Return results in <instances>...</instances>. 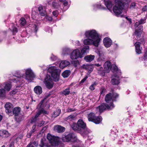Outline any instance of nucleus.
<instances>
[{
  "instance_id": "33",
  "label": "nucleus",
  "mask_w": 147,
  "mask_h": 147,
  "mask_svg": "<svg viewBox=\"0 0 147 147\" xmlns=\"http://www.w3.org/2000/svg\"><path fill=\"white\" fill-rule=\"evenodd\" d=\"M20 111V108L18 107H15L13 110V112L15 116L19 115V113Z\"/></svg>"
},
{
  "instance_id": "31",
  "label": "nucleus",
  "mask_w": 147,
  "mask_h": 147,
  "mask_svg": "<svg viewBox=\"0 0 147 147\" xmlns=\"http://www.w3.org/2000/svg\"><path fill=\"white\" fill-rule=\"evenodd\" d=\"M83 68L86 69L88 70V73H90L93 70V68L92 66L90 65H84L83 66Z\"/></svg>"
},
{
  "instance_id": "34",
  "label": "nucleus",
  "mask_w": 147,
  "mask_h": 147,
  "mask_svg": "<svg viewBox=\"0 0 147 147\" xmlns=\"http://www.w3.org/2000/svg\"><path fill=\"white\" fill-rule=\"evenodd\" d=\"M53 7L55 9H58L60 7V5L59 2L55 1H53L52 3Z\"/></svg>"
},
{
  "instance_id": "9",
  "label": "nucleus",
  "mask_w": 147,
  "mask_h": 147,
  "mask_svg": "<svg viewBox=\"0 0 147 147\" xmlns=\"http://www.w3.org/2000/svg\"><path fill=\"white\" fill-rule=\"evenodd\" d=\"M14 76L17 77L18 79L16 80V79H11L10 80L11 82H12L17 83L18 82L23 83L25 82L24 80V74H21L20 71H16Z\"/></svg>"
},
{
  "instance_id": "59",
  "label": "nucleus",
  "mask_w": 147,
  "mask_h": 147,
  "mask_svg": "<svg viewBox=\"0 0 147 147\" xmlns=\"http://www.w3.org/2000/svg\"><path fill=\"white\" fill-rule=\"evenodd\" d=\"M94 65L95 66H96L97 67H101V66L102 65V63H96L94 64Z\"/></svg>"
},
{
  "instance_id": "29",
  "label": "nucleus",
  "mask_w": 147,
  "mask_h": 147,
  "mask_svg": "<svg viewBox=\"0 0 147 147\" xmlns=\"http://www.w3.org/2000/svg\"><path fill=\"white\" fill-rule=\"evenodd\" d=\"M69 62L67 61H63L60 63L59 67L61 68L62 69L69 65Z\"/></svg>"
},
{
  "instance_id": "46",
  "label": "nucleus",
  "mask_w": 147,
  "mask_h": 147,
  "mask_svg": "<svg viewBox=\"0 0 147 147\" xmlns=\"http://www.w3.org/2000/svg\"><path fill=\"white\" fill-rule=\"evenodd\" d=\"M45 141V139L44 138L40 140V143L39 144V146L41 147H44L45 146V143L44 142Z\"/></svg>"
},
{
  "instance_id": "61",
  "label": "nucleus",
  "mask_w": 147,
  "mask_h": 147,
  "mask_svg": "<svg viewBox=\"0 0 147 147\" xmlns=\"http://www.w3.org/2000/svg\"><path fill=\"white\" fill-rule=\"evenodd\" d=\"M45 123V121H41L38 124V126L40 127L41 126Z\"/></svg>"
},
{
  "instance_id": "26",
  "label": "nucleus",
  "mask_w": 147,
  "mask_h": 147,
  "mask_svg": "<svg viewBox=\"0 0 147 147\" xmlns=\"http://www.w3.org/2000/svg\"><path fill=\"white\" fill-rule=\"evenodd\" d=\"M10 134L9 132L6 130L0 131V136L3 137L7 138L10 136Z\"/></svg>"
},
{
  "instance_id": "35",
  "label": "nucleus",
  "mask_w": 147,
  "mask_h": 147,
  "mask_svg": "<svg viewBox=\"0 0 147 147\" xmlns=\"http://www.w3.org/2000/svg\"><path fill=\"white\" fill-rule=\"evenodd\" d=\"M70 73L69 70H65L63 73L62 75L64 78H67L69 75Z\"/></svg>"
},
{
  "instance_id": "54",
  "label": "nucleus",
  "mask_w": 147,
  "mask_h": 147,
  "mask_svg": "<svg viewBox=\"0 0 147 147\" xmlns=\"http://www.w3.org/2000/svg\"><path fill=\"white\" fill-rule=\"evenodd\" d=\"M58 12L57 10L53 11L52 12V14L54 16L56 17L58 14Z\"/></svg>"
},
{
  "instance_id": "22",
  "label": "nucleus",
  "mask_w": 147,
  "mask_h": 147,
  "mask_svg": "<svg viewBox=\"0 0 147 147\" xmlns=\"http://www.w3.org/2000/svg\"><path fill=\"white\" fill-rule=\"evenodd\" d=\"M141 43L139 42H137L135 44V46L136 48V53L138 54H140L141 53L142 48L140 47Z\"/></svg>"
},
{
  "instance_id": "3",
  "label": "nucleus",
  "mask_w": 147,
  "mask_h": 147,
  "mask_svg": "<svg viewBox=\"0 0 147 147\" xmlns=\"http://www.w3.org/2000/svg\"><path fill=\"white\" fill-rule=\"evenodd\" d=\"M47 138L51 144L47 145V147H63V144L59 137L48 134Z\"/></svg>"
},
{
  "instance_id": "58",
  "label": "nucleus",
  "mask_w": 147,
  "mask_h": 147,
  "mask_svg": "<svg viewBox=\"0 0 147 147\" xmlns=\"http://www.w3.org/2000/svg\"><path fill=\"white\" fill-rule=\"evenodd\" d=\"M33 28L35 30L36 33L38 29L37 26L36 24H34L33 26Z\"/></svg>"
},
{
  "instance_id": "36",
  "label": "nucleus",
  "mask_w": 147,
  "mask_h": 147,
  "mask_svg": "<svg viewBox=\"0 0 147 147\" xmlns=\"http://www.w3.org/2000/svg\"><path fill=\"white\" fill-rule=\"evenodd\" d=\"M11 86V85L10 83L6 82L4 86V88L6 90L9 91L10 90Z\"/></svg>"
},
{
  "instance_id": "6",
  "label": "nucleus",
  "mask_w": 147,
  "mask_h": 147,
  "mask_svg": "<svg viewBox=\"0 0 147 147\" xmlns=\"http://www.w3.org/2000/svg\"><path fill=\"white\" fill-rule=\"evenodd\" d=\"M85 35L86 38H90L94 40L98 39L99 43L101 39L99 38L98 34L95 30H92L86 31L85 33Z\"/></svg>"
},
{
  "instance_id": "7",
  "label": "nucleus",
  "mask_w": 147,
  "mask_h": 147,
  "mask_svg": "<svg viewBox=\"0 0 147 147\" xmlns=\"http://www.w3.org/2000/svg\"><path fill=\"white\" fill-rule=\"evenodd\" d=\"M26 75L24 74V79L31 82L34 78L35 77V75L33 71L30 68L25 70Z\"/></svg>"
},
{
  "instance_id": "18",
  "label": "nucleus",
  "mask_w": 147,
  "mask_h": 147,
  "mask_svg": "<svg viewBox=\"0 0 147 147\" xmlns=\"http://www.w3.org/2000/svg\"><path fill=\"white\" fill-rule=\"evenodd\" d=\"M42 113L43 114H47V112L43 109H41L40 110H39L38 111L35 117L32 118V121L33 122H35L37 118L38 117L41 113Z\"/></svg>"
},
{
  "instance_id": "60",
  "label": "nucleus",
  "mask_w": 147,
  "mask_h": 147,
  "mask_svg": "<svg viewBox=\"0 0 147 147\" xmlns=\"http://www.w3.org/2000/svg\"><path fill=\"white\" fill-rule=\"evenodd\" d=\"M88 77L87 76H86L81 81V83H83L88 78Z\"/></svg>"
},
{
  "instance_id": "41",
  "label": "nucleus",
  "mask_w": 147,
  "mask_h": 147,
  "mask_svg": "<svg viewBox=\"0 0 147 147\" xmlns=\"http://www.w3.org/2000/svg\"><path fill=\"white\" fill-rule=\"evenodd\" d=\"M61 110L59 109L57 110L54 112L52 115L53 117H56L58 116L60 113Z\"/></svg>"
},
{
  "instance_id": "2",
  "label": "nucleus",
  "mask_w": 147,
  "mask_h": 147,
  "mask_svg": "<svg viewBox=\"0 0 147 147\" xmlns=\"http://www.w3.org/2000/svg\"><path fill=\"white\" fill-rule=\"evenodd\" d=\"M115 0V4L113 7V12L115 15L117 17H122L123 15H121L122 11L123 9L124 6V3H128L130 1V0Z\"/></svg>"
},
{
  "instance_id": "38",
  "label": "nucleus",
  "mask_w": 147,
  "mask_h": 147,
  "mask_svg": "<svg viewBox=\"0 0 147 147\" xmlns=\"http://www.w3.org/2000/svg\"><path fill=\"white\" fill-rule=\"evenodd\" d=\"M69 90L70 88H69L65 89L62 92V94L65 96L69 95L70 93Z\"/></svg>"
},
{
  "instance_id": "30",
  "label": "nucleus",
  "mask_w": 147,
  "mask_h": 147,
  "mask_svg": "<svg viewBox=\"0 0 147 147\" xmlns=\"http://www.w3.org/2000/svg\"><path fill=\"white\" fill-rule=\"evenodd\" d=\"M76 115H71L68 117L65 118V120L69 122L74 120L76 119Z\"/></svg>"
},
{
  "instance_id": "62",
  "label": "nucleus",
  "mask_w": 147,
  "mask_h": 147,
  "mask_svg": "<svg viewBox=\"0 0 147 147\" xmlns=\"http://www.w3.org/2000/svg\"><path fill=\"white\" fill-rule=\"evenodd\" d=\"M142 10L143 11H146L147 10V4L143 7Z\"/></svg>"
},
{
  "instance_id": "43",
  "label": "nucleus",
  "mask_w": 147,
  "mask_h": 147,
  "mask_svg": "<svg viewBox=\"0 0 147 147\" xmlns=\"http://www.w3.org/2000/svg\"><path fill=\"white\" fill-rule=\"evenodd\" d=\"M15 118L16 121L19 122L21 121L23 119V116L21 115H19L15 116Z\"/></svg>"
},
{
  "instance_id": "14",
  "label": "nucleus",
  "mask_w": 147,
  "mask_h": 147,
  "mask_svg": "<svg viewBox=\"0 0 147 147\" xmlns=\"http://www.w3.org/2000/svg\"><path fill=\"white\" fill-rule=\"evenodd\" d=\"M45 83L48 88H51L53 87V82L51 80L50 76L48 74L47 75L45 79Z\"/></svg>"
},
{
  "instance_id": "55",
  "label": "nucleus",
  "mask_w": 147,
  "mask_h": 147,
  "mask_svg": "<svg viewBox=\"0 0 147 147\" xmlns=\"http://www.w3.org/2000/svg\"><path fill=\"white\" fill-rule=\"evenodd\" d=\"M50 58L52 60L55 61L57 57L56 56H55L54 55H52V56L50 57Z\"/></svg>"
},
{
  "instance_id": "51",
  "label": "nucleus",
  "mask_w": 147,
  "mask_h": 147,
  "mask_svg": "<svg viewBox=\"0 0 147 147\" xmlns=\"http://www.w3.org/2000/svg\"><path fill=\"white\" fill-rule=\"evenodd\" d=\"M106 91V90L105 88L103 87L101 88L100 90V93L101 94H104V93Z\"/></svg>"
},
{
  "instance_id": "50",
  "label": "nucleus",
  "mask_w": 147,
  "mask_h": 147,
  "mask_svg": "<svg viewBox=\"0 0 147 147\" xmlns=\"http://www.w3.org/2000/svg\"><path fill=\"white\" fill-rule=\"evenodd\" d=\"M96 85V83H94L91 85L90 87V89L92 90H94L95 89V86Z\"/></svg>"
},
{
  "instance_id": "20",
  "label": "nucleus",
  "mask_w": 147,
  "mask_h": 147,
  "mask_svg": "<svg viewBox=\"0 0 147 147\" xmlns=\"http://www.w3.org/2000/svg\"><path fill=\"white\" fill-rule=\"evenodd\" d=\"M104 67L105 71H106V73H109L111 67V62L109 61H107L104 64Z\"/></svg>"
},
{
  "instance_id": "1",
  "label": "nucleus",
  "mask_w": 147,
  "mask_h": 147,
  "mask_svg": "<svg viewBox=\"0 0 147 147\" xmlns=\"http://www.w3.org/2000/svg\"><path fill=\"white\" fill-rule=\"evenodd\" d=\"M118 96L119 95L115 93H113L112 96L111 93L107 94L105 97V100L107 104H102L97 107L96 109L98 110L100 113L103 112L106 109L109 110L112 109L114 107L112 101H116V99L118 98Z\"/></svg>"
},
{
  "instance_id": "11",
  "label": "nucleus",
  "mask_w": 147,
  "mask_h": 147,
  "mask_svg": "<svg viewBox=\"0 0 147 147\" xmlns=\"http://www.w3.org/2000/svg\"><path fill=\"white\" fill-rule=\"evenodd\" d=\"M76 139V137L73 133H70L66 136H63L62 138V140L63 142H69L71 141L73 142H75Z\"/></svg>"
},
{
  "instance_id": "28",
  "label": "nucleus",
  "mask_w": 147,
  "mask_h": 147,
  "mask_svg": "<svg viewBox=\"0 0 147 147\" xmlns=\"http://www.w3.org/2000/svg\"><path fill=\"white\" fill-rule=\"evenodd\" d=\"M95 57L94 55H88L85 56L84 57L85 60L87 62H90L93 61Z\"/></svg>"
},
{
  "instance_id": "12",
  "label": "nucleus",
  "mask_w": 147,
  "mask_h": 147,
  "mask_svg": "<svg viewBox=\"0 0 147 147\" xmlns=\"http://www.w3.org/2000/svg\"><path fill=\"white\" fill-rule=\"evenodd\" d=\"M71 59H76L78 58H80L83 57L81 55L80 51L78 49H76L74 50L70 54Z\"/></svg>"
},
{
  "instance_id": "48",
  "label": "nucleus",
  "mask_w": 147,
  "mask_h": 147,
  "mask_svg": "<svg viewBox=\"0 0 147 147\" xmlns=\"http://www.w3.org/2000/svg\"><path fill=\"white\" fill-rule=\"evenodd\" d=\"M43 100H41L38 105L37 108L39 110H40L41 109H43L42 108V106L43 103Z\"/></svg>"
},
{
  "instance_id": "17",
  "label": "nucleus",
  "mask_w": 147,
  "mask_h": 147,
  "mask_svg": "<svg viewBox=\"0 0 147 147\" xmlns=\"http://www.w3.org/2000/svg\"><path fill=\"white\" fill-rule=\"evenodd\" d=\"M104 46L106 48L110 47L112 44V41L109 37H106L103 40Z\"/></svg>"
},
{
  "instance_id": "44",
  "label": "nucleus",
  "mask_w": 147,
  "mask_h": 147,
  "mask_svg": "<svg viewBox=\"0 0 147 147\" xmlns=\"http://www.w3.org/2000/svg\"><path fill=\"white\" fill-rule=\"evenodd\" d=\"M68 2L65 0L63 2V5L64 6L63 9L65 11L69 7V6L68 5Z\"/></svg>"
},
{
  "instance_id": "57",
  "label": "nucleus",
  "mask_w": 147,
  "mask_h": 147,
  "mask_svg": "<svg viewBox=\"0 0 147 147\" xmlns=\"http://www.w3.org/2000/svg\"><path fill=\"white\" fill-rule=\"evenodd\" d=\"M12 32L13 34L16 33L17 32H18V30L17 28L16 27H13L12 30Z\"/></svg>"
},
{
  "instance_id": "19",
  "label": "nucleus",
  "mask_w": 147,
  "mask_h": 147,
  "mask_svg": "<svg viewBox=\"0 0 147 147\" xmlns=\"http://www.w3.org/2000/svg\"><path fill=\"white\" fill-rule=\"evenodd\" d=\"M5 107L6 109V112L8 113H11L13 110V105L9 102L6 103L5 105Z\"/></svg>"
},
{
  "instance_id": "47",
  "label": "nucleus",
  "mask_w": 147,
  "mask_h": 147,
  "mask_svg": "<svg viewBox=\"0 0 147 147\" xmlns=\"http://www.w3.org/2000/svg\"><path fill=\"white\" fill-rule=\"evenodd\" d=\"M20 23L21 25L24 26L26 24V21L25 19L24 18H22L20 20Z\"/></svg>"
},
{
  "instance_id": "63",
  "label": "nucleus",
  "mask_w": 147,
  "mask_h": 147,
  "mask_svg": "<svg viewBox=\"0 0 147 147\" xmlns=\"http://www.w3.org/2000/svg\"><path fill=\"white\" fill-rule=\"evenodd\" d=\"M140 25L139 22H136L134 26L135 27L137 28L138 27L139 25Z\"/></svg>"
},
{
  "instance_id": "13",
  "label": "nucleus",
  "mask_w": 147,
  "mask_h": 147,
  "mask_svg": "<svg viewBox=\"0 0 147 147\" xmlns=\"http://www.w3.org/2000/svg\"><path fill=\"white\" fill-rule=\"evenodd\" d=\"M143 30V26H142L140 25L138 27V29L135 30L134 34V37L138 41L140 40V37Z\"/></svg>"
},
{
  "instance_id": "15",
  "label": "nucleus",
  "mask_w": 147,
  "mask_h": 147,
  "mask_svg": "<svg viewBox=\"0 0 147 147\" xmlns=\"http://www.w3.org/2000/svg\"><path fill=\"white\" fill-rule=\"evenodd\" d=\"M119 75L115 74L112 77L111 80V82L113 85H117L120 82Z\"/></svg>"
},
{
  "instance_id": "45",
  "label": "nucleus",
  "mask_w": 147,
  "mask_h": 147,
  "mask_svg": "<svg viewBox=\"0 0 147 147\" xmlns=\"http://www.w3.org/2000/svg\"><path fill=\"white\" fill-rule=\"evenodd\" d=\"M5 96V90L3 89H0V97H3Z\"/></svg>"
},
{
  "instance_id": "4",
  "label": "nucleus",
  "mask_w": 147,
  "mask_h": 147,
  "mask_svg": "<svg viewBox=\"0 0 147 147\" xmlns=\"http://www.w3.org/2000/svg\"><path fill=\"white\" fill-rule=\"evenodd\" d=\"M72 129L78 132H81L84 130L86 127V123L81 119H79L78 121L77 124L73 123L71 126Z\"/></svg>"
},
{
  "instance_id": "24",
  "label": "nucleus",
  "mask_w": 147,
  "mask_h": 147,
  "mask_svg": "<svg viewBox=\"0 0 147 147\" xmlns=\"http://www.w3.org/2000/svg\"><path fill=\"white\" fill-rule=\"evenodd\" d=\"M89 50V46H85L83 47L81 51V52H80L81 55L83 56V57H84V54L88 53Z\"/></svg>"
},
{
  "instance_id": "21",
  "label": "nucleus",
  "mask_w": 147,
  "mask_h": 147,
  "mask_svg": "<svg viewBox=\"0 0 147 147\" xmlns=\"http://www.w3.org/2000/svg\"><path fill=\"white\" fill-rule=\"evenodd\" d=\"M38 10L39 13L42 16H45L47 14L46 7H45L42 6H39L38 8Z\"/></svg>"
},
{
  "instance_id": "40",
  "label": "nucleus",
  "mask_w": 147,
  "mask_h": 147,
  "mask_svg": "<svg viewBox=\"0 0 147 147\" xmlns=\"http://www.w3.org/2000/svg\"><path fill=\"white\" fill-rule=\"evenodd\" d=\"M113 72L117 71V73L119 75H120L121 74V72L120 70L118 69L117 67L115 65L113 66Z\"/></svg>"
},
{
  "instance_id": "53",
  "label": "nucleus",
  "mask_w": 147,
  "mask_h": 147,
  "mask_svg": "<svg viewBox=\"0 0 147 147\" xmlns=\"http://www.w3.org/2000/svg\"><path fill=\"white\" fill-rule=\"evenodd\" d=\"M136 6V3L135 2H132L130 6V8L131 9H133Z\"/></svg>"
},
{
  "instance_id": "27",
  "label": "nucleus",
  "mask_w": 147,
  "mask_h": 147,
  "mask_svg": "<svg viewBox=\"0 0 147 147\" xmlns=\"http://www.w3.org/2000/svg\"><path fill=\"white\" fill-rule=\"evenodd\" d=\"M34 91L35 93L37 94H40L42 92V88L40 86H36L34 88Z\"/></svg>"
},
{
  "instance_id": "39",
  "label": "nucleus",
  "mask_w": 147,
  "mask_h": 147,
  "mask_svg": "<svg viewBox=\"0 0 147 147\" xmlns=\"http://www.w3.org/2000/svg\"><path fill=\"white\" fill-rule=\"evenodd\" d=\"M38 145V144L36 142H30V144L28 145L27 147H36Z\"/></svg>"
},
{
  "instance_id": "52",
  "label": "nucleus",
  "mask_w": 147,
  "mask_h": 147,
  "mask_svg": "<svg viewBox=\"0 0 147 147\" xmlns=\"http://www.w3.org/2000/svg\"><path fill=\"white\" fill-rule=\"evenodd\" d=\"M138 22L140 24H142L145 23L146 20L145 19H142L140 20Z\"/></svg>"
},
{
  "instance_id": "42",
  "label": "nucleus",
  "mask_w": 147,
  "mask_h": 147,
  "mask_svg": "<svg viewBox=\"0 0 147 147\" xmlns=\"http://www.w3.org/2000/svg\"><path fill=\"white\" fill-rule=\"evenodd\" d=\"M70 50L68 48H65L63 49V51L62 54L63 55H68L70 53Z\"/></svg>"
},
{
  "instance_id": "64",
  "label": "nucleus",
  "mask_w": 147,
  "mask_h": 147,
  "mask_svg": "<svg viewBox=\"0 0 147 147\" xmlns=\"http://www.w3.org/2000/svg\"><path fill=\"white\" fill-rule=\"evenodd\" d=\"M32 133L31 132L28 133L27 135V136L28 138H30L32 135Z\"/></svg>"
},
{
  "instance_id": "32",
  "label": "nucleus",
  "mask_w": 147,
  "mask_h": 147,
  "mask_svg": "<svg viewBox=\"0 0 147 147\" xmlns=\"http://www.w3.org/2000/svg\"><path fill=\"white\" fill-rule=\"evenodd\" d=\"M81 131L82 132H79V133L83 135H87L91 132L90 130L88 129L86 127L84 130H82Z\"/></svg>"
},
{
  "instance_id": "49",
  "label": "nucleus",
  "mask_w": 147,
  "mask_h": 147,
  "mask_svg": "<svg viewBox=\"0 0 147 147\" xmlns=\"http://www.w3.org/2000/svg\"><path fill=\"white\" fill-rule=\"evenodd\" d=\"M45 19H46V21H48L49 22H51L53 19L51 17L48 16H46L45 17Z\"/></svg>"
},
{
  "instance_id": "8",
  "label": "nucleus",
  "mask_w": 147,
  "mask_h": 147,
  "mask_svg": "<svg viewBox=\"0 0 147 147\" xmlns=\"http://www.w3.org/2000/svg\"><path fill=\"white\" fill-rule=\"evenodd\" d=\"M88 118L89 121L93 122L96 124L100 123L102 120L101 117H96L93 113H91L88 114Z\"/></svg>"
},
{
  "instance_id": "23",
  "label": "nucleus",
  "mask_w": 147,
  "mask_h": 147,
  "mask_svg": "<svg viewBox=\"0 0 147 147\" xmlns=\"http://www.w3.org/2000/svg\"><path fill=\"white\" fill-rule=\"evenodd\" d=\"M96 69L98 74L102 76H105L106 71H105V70L102 67H96Z\"/></svg>"
},
{
  "instance_id": "37",
  "label": "nucleus",
  "mask_w": 147,
  "mask_h": 147,
  "mask_svg": "<svg viewBox=\"0 0 147 147\" xmlns=\"http://www.w3.org/2000/svg\"><path fill=\"white\" fill-rule=\"evenodd\" d=\"M94 6L95 7L101 9L105 10L107 9L106 7H105L101 4L95 5H94Z\"/></svg>"
},
{
  "instance_id": "10",
  "label": "nucleus",
  "mask_w": 147,
  "mask_h": 147,
  "mask_svg": "<svg viewBox=\"0 0 147 147\" xmlns=\"http://www.w3.org/2000/svg\"><path fill=\"white\" fill-rule=\"evenodd\" d=\"M83 42L85 45H93L96 47H98L99 44V40H94L90 38H87L84 40Z\"/></svg>"
},
{
  "instance_id": "25",
  "label": "nucleus",
  "mask_w": 147,
  "mask_h": 147,
  "mask_svg": "<svg viewBox=\"0 0 147 147\" xmlns=\"http://www.w3.org/2000/svg\"><path fill=\"white\" fill-rule=\"evenodd\" d=\"M54 130L59 133L62 132L65 130L64 127L59 125H56L54 127Z\"/></svg>"
},
{
  "instance_id": "56",
  "label": "nucleus",
  "mask_w": 147,
  "mask_h": 147,
  "mask_svg": "<svg viewBox=\"0 0 147 147\" xmlns=\"http://www.w3.org/2000/svg\"><path fill=\"white\" fill-rule=\"evenodd\" d=\"M35 127H36L35 125H33L32 127V129L30 132H31L32 133H33L34 132H35Z\"/></svg>"
},
{
  "instance_id": "16",
  "label": "nucleus",
  "mask_w": 147,
  "mask_h": 147,
  "mask_svg": "<svg viewBox=\"0 0 147 147\" xmlns=\"http://www.w3.org/2000/svg\"><path fill=\"white\" fill-rule=\"evenodd\" d=\"M104 2L107 9L112 12V8L113 6V4L112 3L111 0H104Z\"/></svg>"
},
{
  "instance_id": "5",
  "label": "nucleus",
  "mask_w": 147,
  "mask_h": 147,
  "mask_svg": "<svg viewBox=\"0 0 147 147\" xmlns=\"http://www.w3.org/2000/svg\"><path fill=\"white\" fill-rule=\"evenodd\" d=\"M48 72L51 74L53 80L55 82L59 80V70L55 66H51L48 69Z\"/></svg>"
}]
</instances>
